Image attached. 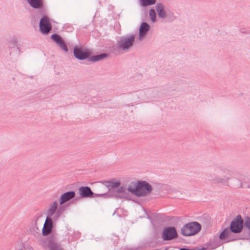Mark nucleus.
<instances>
[{
  "label": "nucleus",
  "instance_id": "f257e3e1",
  "mask_svg": "<svg viewBox=\"0 0 250 250\" xmlns=\"http://www.w3.org/2000/svg\"><path fill=\"white\" fill-rule=\"evenodd\" d=\"M128 191L137 197H144L150 194L153 190L151 185L145 181L132 182L127 188Z\"/></svg>",
  "mask_w": 250,
  "mask_h": 250
},
{
  "label": "nucleus",
  "instance_id": "f03ea898",
  "mask_svg": "<svg viewBox=\"0 0 250 250\" xmlns=\"http://www.w3.org/2000/svg\"><path fill=\"white\" fill-rule=\"evenodd\" d=\"M201 229V225L197 222H191L184 225L181 229V233L185 236H190L198 233Z\"/></svg>",
  "mask_w": 250,
  "mask_h": 250
},
{
  "label": "nucleus",
  "instance_id": "7ed1b4c3",
  "mask_svg": "<svg viewBox=\"0 0 250 250\" xmlns=\"http://www.w3.org/2000/svg\"><path fill=\"white\" fill-rule=\"evenodd\" d=\"M40 244L44 249L49 250H63L61 246L57 242L55 236L52 235L46 238L41 239Z\"/></svg>",
  "mask_w": 250,
  "mask_h": 250
},
{
  "label": "nucleus",
  "instance_id": "20e7f679",
  "mask_svg": "<svg viewBox=\"0 0 250 250\" xmlns=\"http://www.w3.org/2000/svg\"><path fill=\"white\" fill-rule=\"evenodd\" d=\"M79 192L81 198L103 197L105 198L107 193H94L91 188L87 186L81 187L79 188Z\"/></svg>",
  "mask_w": 250,
  "mask_h": 250
},
{
  "label": "nucleus",
  "instance_id": "39448f33",
  "mask_svg": "<svg viewBox=\"0 0 250 250\" xmlns=\"http://www.w3.org/2000/svg\"><path fill=\"white\" fill-rule=\"evenodd\" d=\"M243 224L242 216L238 215L230 223L229 229L233 233H239L243 230Z\"/></svg>",
  "mask_w": 250,
  "mask_h": 250
},
{
  "label": "nucleus",
  "instance_id": "423d86ee",
  "mask_svg": "<svg viewBox=\"0 0 250 250\" xmlns=\"http://www.w3.org/2000/svg\"><path fill=\"white\" fill-rule=\"evenodd\" d=\"M74 57L79 60H89L90 51L82 47H75L73 50Z\"/></svg>",
  "mask_w": 250,
  "mask_h": 250
},
{
  "label": "nucleus",
  "instance_id": "0eeeda50",
  "mask_svg": "<svg viewBox=\"0 0 250 250\" xmlns=\"http://www.w3.org/2000/svg\"><path fill=\"white\" fill-rule=\"evenodd\" d=\"M135 41V36L133 35L123 37L118 42V46L123 50L129 49Z\"/></svg>",
  "mask_w": 250,
  "mask_h": 250
},
{
  "label": "nucleus",
  "instance_id": "6e6552de",
  "mask_svg": "<svg viewBox=\"0 0 250 250\" xmlns=\"http://www.w3.org/2000/svg\"><path fill=\"white\" fill-rule=\"evenodd\" d=\"M39 27L41 32L43 34H48L52 29V25L47 16H43L40 20Z\"/></svg>",
  "mask_w": 250,
  "mask_h": 250
},
{
  "label": "nucleus",
  "instance_id": "1a4fd4ad",
  "mask_svg": "<svg viewBox=\"0 0 250 250\" xmlns=\"http://www.w3.org/2000/svg\"><path fill=\"white\" fill-rule=\"evenodd\" d=\"M178 237L176 229L174 227H169L164 229L162 232V238L164 240H171Z\"/></svg>",
  "mask_w": 250,
  "mask_h": 250
},
{
  "label": "nucleus",
  "instance_id": "9d476101",
  "mask_svg": "<svg viewBox=\"0 0 250 250\" xmlns=\"http://www.w3.org/2000/svg\"><path fill=\"white\" fill-rule=\"evenodd\" d=\"M53 227V224L52 219L51 218L47 217L42 229V235L45 236L51 233Z\"/></svg>",
  "mask_w": 250,
  "mask_h": 250
},
{
  "label": "nucleus",
  "instance_id": "9b49d317",
  "mask_svg": "<svg viewBox=\"0 0 250 250\" xmlns=\"http://www.w3.org/2000/svg\"><path fill=\"white\" fill-rule=\"evenodd\" d=\"M51 39L56 42L59 47L67 52L68 51V47L62 38L57 34H53L51 36Z\"/></svg>",
  "mask_w": 250,
  "mask_h": 250
},
{
  "label": "nucleus",
  "instance_id": "f8f14e48",
  "mask_svg": "<svg viewBox=\"0 0 250 250\" xmlns=\"http://www.w3.org/2000/svg\"><path fill=\"white\" fill-rule=\"evenodd\" d=\"M76 193L74 191H69L62 194L59 200L60 205H62L75 197Z\"/></svg>",
  "mask_w": 250,
  "mask_h": 250
},
{
  "label": "nucleus",
  "instance_id": "ddd939ff",
  "mask_svg": "<svg viewBox=\"0 0 250 250\" xmlns=\"http://www.w3.org/2000/svg\"><path fill=\"white\" fill-rule=\"evenodd\" d=\"M126 187L124 186L119 187L118 189H113L109 193H106L107 195L106 198L109 197H120L119 194L125 193Z\"/></svg>",
  "mask_w": 250,
  "mask_h": 250
},
{
  "label": "nucleus",
  "instance_id": "4468645a",
  "mask_svg": "<svg viewBox=\"0 0 250 250\" xmlns=\"http://www.w3.org/2000/svg\"><path fill=\"white\" fill-rule=\"evenodd\" d=\"M150 26L146 22H142L140 27L139 37L140 38L145 36L149 31Z\"/></svg>",
  "mask_w": 250,
  "mask_h": 250
},
{
  "label": "nucleus",
  "instance_id": "2eb2a0df",
  "mask_svg": "<svg viewBox=\"0 0 250 250\" xmlns=\"http://www.w3.org/2000/svg\"><path fill=\"white\" fill-rule=\"evenodd\" d=\"M30 5L35 9H41L43 7L42 0H27Z\"/></svg>",
  "mask_w": 250,
  "mask_h": 250
},
{
  "label": "nucleus",
  "instance_id": "dca6fc26",
  "mask_svg": "<svg viewBox=\"0 0 250 250\" xmlns=\"http://www.w3.org/2000/svg\"><path fill=\"white\" fill-rule=\"evenodd\" d=\"M58 205V204L56 201L50 204L49 208L47 211V217L51 218L57 209Z\"/></svg>",
  "mask_w": 250,
  "mask_h": 250
},
{
  "label": "nucleus",
  "instance_id": "f3484780",
  "mask_svg": "<svg viewBox=\"0 0 250 250\" xmlns=\"http://www.w3.org/2000/svg\"><path fill=\"white\" fill-rule=\"evenodd\" d=\"M156 10L160 18L164 19L167 17L166 12L164 10V6L162 3H157Z\"/></svg>",
  "mask_w": 250,
  "mask_h": 250
},
{
  "label": "nucleus",
  "instance_id": "a211bd4d",
  "mask_svg": "<svg viewBox=\"0 0 250 250\" xmlns=\"http://www.w3.org/2000/svg\"><path fill=\"white\" fill-rule=\"evenodd\" d=\"M108 55L106 53H103L97 55H94L92 56H89V62H95L106 58L107 57Z\"/></svg>",
  "mask_w": 250,
  "mask_h": 250
},
{
  "label": "nucleus",
  "instance_id": "6ab92c4d",
  "mask_svg": "<svg viewBox=\"0 0 250 250\" xmlns=\"http://www.w3.org/2000/svg\"><path fill=\"white\" fill-rule=\"evenodd\" d=\"M108 185L106 187L108 189V191L106 193H109L111 190L114 188L120 186L121 183L119 181L114 182L113 181H107Z\"/></svg>",
  "mask_w": 250,
  "mask_h": 250
},
{
  "label": "nucleus",
  "instance_id": "aec40b11",
  "mask_svg": "<svg viewBox=\"0 0 250 250\" xmlns=\"http://www.w3.org/2000/svg\"><path fill=\"white\" fill-rule=\"evenodd\" d=\"M230 232H232L230 229L227 228H225L220 233L219 235V238L221 240H225L227 239L228 236H229V234L230 233Z\"/></svg>",
  "mask_w": 250,
  "mask_h": 250
},
{
  "label": "nucleus",
  "instance_id": "412c9836",
  "mask_svg": "<svg viewBox=\"0 0 250 250\" xmlns=\"http://www.w3.org/2000/svg\"><path fill=\"white\" fill-rule=\"evenodd\" d=\"M141 4L143 7L152 5L156 3V0H140Z\"/></svg>",
  "mask_w": 250,
  "mask_h": 250
},
{
  "label": "nucleus",
  "instance_id": "4be33fe9",
  "mask_svg": "<svg viewBox=\"0 0 250 250\" xmlns=\"http://www.w3.org/2000/svg\"><path fill=\"white\" fill-rule=\"evenodd\" d=\"M149 16L151 18V21L153 22L155 21L156 15L155 10L152 8L150 9L149 10Z\"/></svg>",
  "mask_w": 250,
  "mask_h": 250
},
{
  "label": "nucleus",
  "instance_id": "5701e85b",
  "mask_svg": "<svg viewBox=\"0 0 250 250\" xmlns=\"http://www.w3.org/2000/svg\"><path fill=\"white\" fill-rule=\"evenodd\" d=\"M232 232H230V234H229V236H228L226 242H229L231 241H235L236 240H238V239L234 235L232 234Z\"/></svg>",
  "mask_w": 250,
  "mask_h": 250
},
{
  "label": "nucleus",
  "instance_id": "b1692460",
  "mask_svg": "<svg viewBox=\"0 0 250 250\" xmlns=\"http://www.w3.org/2000/svg\"><path fill=\"white\" fill-rule=\"evenodd\" d=\"M229 177L225 176L224 178H218L213 180L214 182L217 183H224L227 182L229 179Z\"/></svg>",
  "mask_w": 250,
  "mask_h": 250
},
{
  "label": "nucleus",
  "instance_id": "393cba45",
  "mask_svg": "<svg viewBox=\"0 0 250 250\" xmlns=\"http://www.w3.org/2000/svg\"><path fill=\"white\" fill-rule=\"evenodd\" d=\"M64 210L63 207H60L57 209L55 213L57 214L58 216H61Z\"/></svg>",
  "mask_w": 250,
  "mask_h": 250
},
{
  "label": "nucleus",
  "instance_id": "a878e982",
  "mask_svg": "<svg viewBox=\"0 0 250 250\" xmlns=\"http://www.w3.org/2000/svg\"><path fill=\"white\" fill-rule=\"evenodd\" d=\"M244 225L246 228L250 229V217H247L245 219V221L244 223Z\"/></svg>",
  "mask_w": 250,
  "mask_h": 250
},
{
  "label": "nucleus",
  "instance_id": "bb28decb",
  "mask_svg": "<svg viewBox=\"0 0 250 250\" xmlns=\"http://www.w3.org/2000/svg\"><path fill=\"white\" fill-rule=\"evenodd\" d=\"M55 215L53 216V219L54 220H57L60 216H58L57 214L55 213Z\"/></svg>",
  "mask_w": 250,
  "mask_h": 250
},
{
  "label": "nucleus",
  "instance_id": "cd10ccee",
  "mask_svg": "<svg viewBox=\"0 0 250 250\" xmlns=\"http://www.w3.org/2000/svg\"><path fill=\"white\" fill-rule=\"evenodd\" d=\"M180 250H195V249H188L187 248H183L180 249Z\"/></svg>",
  "mask_w": 250,
  "mask_h": 250
},
{
  "label": "nucleus",
  "instance_id": "c85d7f7f",
  "mask_svg": "<svg viewBox=\"0 0 250 250\" xmlns=\"http://www.w3.org/2000/svg\"><path fill=\"white\" fill-rule=\"evenodd\" d=\"M248 188H250V184L248 186Z\"/></svg>",
  "mask_w": 250,
  "mask_h": 250
},
{
  "label": "nucleus",
  "instance_id": "c756f323",
  "mask_svg": "<svg viewBox=\"0 0 250 250\" xmlns=\"http://www.w3.org/2000/svg\"><path fill=\"white\" fill-rule=\"evenodd\" d=\"M23 250L22 249H20V250Z\"/></svg>",
  "mask_w": 250,
  "mask_h": 250
}]
</instances>
